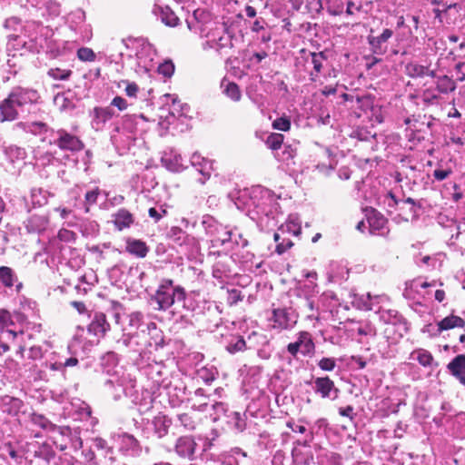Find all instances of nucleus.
<instances>
[{"label":"nucleus","mask_w":465,"mask_h":465,"mask_svg":"<svg viewBox=\"0 0 465 465\" xmlns=\"http://www.w3.org/2000/svg\"><path fill=\"white\" fill-rule=\"evenodd\" d=\"M293 460L297 464H310L313 460V455L311 451L302 452L300 450H292Z\"/></svg>","instance_id":"c9c22d12"},{"label":"nucleus","mask_w":465,"mask_h":465,"mask_svg":"<svg viewBox=\"0 0 465 465\" xmlns=\"http://www.w3.org/2000/svg\"><path fill=\"white\" fill-rule=\"evenodd\" d=\"M10 95L17 106L36 103L40 97L37 91L21 86L14 87Z\"/></svg>","instance_id":"0eeeda50"},{"label":"nucleus","mask_w":465,"mask_h":465,"mask_svg":"<svg viewBox=\"0 0 465 465\" xmlns=\"http://www.w3.org/2000/svg\"><path fill=\"white\" fill-rule=\"evenodd\" d=\"M272 328L278 331L292 329L298 321V314L292 308H277L272 311Z\"/></svg>","instance_id":"20e7f679"},{"label":"nucleus","mask_w":465,"mask_h":465,"mask_svg":"<svg viewBox=\"0 0 465 465\" xmlns=\"http://www.w3.org/2000/svg\"><path fill=\"white\" fill-rule=\"evenodd\" d=\"M449 371L465 386V355L456 356L448 365Z\"/></svg>","instance_id":"ddd939ff"},{"label":"nucleus","mask_w":465,"mask_h":465,"mask_svg":"<svg viewBox=\"0 0 465 465\" xmlns=\"http://www.w3.org/2000/svg\"><path fill=\"white\" fill-rule=\"evenodd\" d=\"M437 90L442 94L453 92L456 89L455 82L447 75L440 76L436 82Z\"/></svg>","instance_id":"cd10ccee"},{"label":"nucleus","mask_w":465,"mask_h":465,"mask_svg":"<svg viewBox=\"0 0 465 465\" xmlns=\"http://www.w3.org/2000/svg\"><path fill=\"white\" fill-rule=\"evenodd\" d=\"M16 103L13 100L10 94L0 104V121H14L17 118Z\"/></svg>","instance_id":"f8f14e48"},{"label":"nucleus","mask_w":465,"mask_h":465,"mask_svg":"<svg viewBox=\"0 0 465 465\" xmlns=\"http://www.w3.org/2000/svg\"><path fill=\"white\" fill-rule=\"evenodd\" d=\"M153 13L167 26L174 27L179 24L178 16L167 5H155L153 8Z\"/></svg>","instance_id":"9b49d317"},{"label":"nucleus","mask_w":465,"mask_h":465,"mask_svg":"<svg viewBox=\"0 0 465 465\" xmlns=\"http://www.w3.org/2000/svg\"><path fill=\"white\" fill-rule=\"evenodd\" d=\"M77 57L81 61H94L95 58V54L91 48L88 47H81L77 51Z\"/></svg>","instance_id":"a18cd8bd"},{"label":"nucleus","mask_w":465,"mask_h":465,"mask_svg":"<svg viewBox=\"0 0 465 465\" xmlns=\"http://www.w3.org/2000/svg\"><path fill=\"white\" fill-rule=\"evenodd\" d=\"M105 385L108 387L110 393L115 401L120 400L124 396L122 388L118 386L116 379L107 380Z\"/></svg>","instance_id":"ea45409f"},{"label":"nucleus","mask_w":465,"mask_h":465,"mask_svg":"<svg viewBox=\"0 0 465 465\" xmlns=\"http://www.w3.org/2000/svg\"><path fill=\"white\" fill-rule=\"evenodd\" d=\"M202 224L206 234L211 237V242L213 247L224 245L232 240V232L227 230L226 227L219 223L213 217L204 215L203 217Z\"/></svg>","instance_id":"f03ea898"},{"label":"nucleus","mask_w":465,"mask_h":465,"mask_svg":"<svg viewBox=\"0 0 465 465\" xmlns=\"http://www.w3.org/2000/svg\"><path fill=\"white\" fill-rule=\"evenodd\" d=\"M31 420L35 425L45 430L53 431L57 429L56 425L53 424L48 419L41 414H33Z\"/></svg>","instance_id":"7c9ffc66"},{"label":"nucleus","mask_w":465,"mask_h":465,"mask_svg":"<svg viewBox=\"0 0 465 465\" xmlns=\"http://www.w3.org/2000/svg\"><path fill=\"white\" fill-rule=\"evenodd\" d=\"M133 336L130 333H124L122 339L117 341L118 344H122L124 348H128L131 344Z\"/></svg>","instance_id":"774afa93"},{"label":"nucleus","mask_w":465,"mask_h":465,"mask_svg":"<svg viewBox=\"0 0 465 465\" xmlns=\"http://www.w3.org/2000/svg\"><path fill=\"white\" fill-rule=\"evenodd\" d=\"M110 331V323L104 312H95L87 326V331L96 337H104Z\"/></svg>","instance_id":"1a4fd4ad"},{"label":"nucleus","mask_w":465,"mask_h":465,"mask_svg":"<svg viewBox=\"0 0 465 465\" xmlns=\"http://www.w3.org/2000/svg\"><path fill=\"white\" fill-rule=\"evenodd\" d=\"M222 86H224L223 94L227 97L234 102H239L241 100L242 93L237 84L233 82H228L226 84H224V82H223Z\"/></svg>","instance_id":"c85d7f7f"},{"label":"nucleus","mask_w":465,"mask_h":465,"mask_svg":"<svg viewBox=\"0 0 465 465\" xmlns=\"http://www.w3.org/2000/svg\"><path fill=\"white\" fill-rule=\"evenodd\" d=\"M100 194V190L98 188H95L92 191H89L85 193L84 199H85V204L86 205H93L97 202L98 195Z\"/></svg>","instance_id":"603ef678"},{"label":"nucleus","mask_w":465,"mask_h":465,"mask_svg":"<svg viewBox=\"0 0 465 465\" xmlns=\"http://www.w3.org/2000/svg\"><path fill=\"white\" fill-rule=\"evenodd\" d=\"M167 214V210L163 205L159 208L152 207L148 210V215L155 222H159L163 216Z\"/></svg>","instance_id":"c03bdc74"},{"label":"nucleus","mask_w":465,"mask_h":465,"mask_svg":"<svg viewBox=\"0 0 465 465\" xmlns=\"http://www.w3.org/2000/svg\"><path fill=\"white\" fill-rule=\"evenodd\" d=\"M143 321V314L139 312H132L129 315V324L135 329H138Z\"/></svg>","instance_id":"864d4df0"},{"label":"nucleus","mask_w":465,"mask_h":465,"mask_svg":"<svg viewBox=\"0 0 465 465\" xmlns=\"http://www.w3.org/2000/svg\"><path fill=\"white\" fill-rule=\"evenodd\" d=\"M283 139L284 136L282 134L272 133L267 137L265 144L271 150L275 151L281 148Z\"/></svg>","instance_id":"e433bc0d"},{"label":"nucleus","mask_w":465,"mask_h":465,"mask_svg":"<svg viewBox=\"0 0 465 465\" xmlns=\"http://www.w3.org/2000/svg\"><path fill=\"white\" fill-rule=\"evenodd\" d=\"M178 420L181 425L187 430H193L196 427V421L188 413H182L178 415Z\"/></svg>","instance_id":"a19ab883"},{"label":"nucleus","mask_w":465,"mask_h":465,"mask_svg":"<svg viewBox=\"0 0 465 465\" xmlns=\"http://www.w3.org/2000/svg\"><path fill=\"white\" fill-rule=\"evenodd\" d=\"M58 238L62 242H73L76 239V234L73 231L67 230V229H61L58 232Z\"/></svg>","instance_id":"de8ad7c7"},{"label":"nucleus","mask_w":465,"mask_h":465,"mask_svg":"<svg viewBox=\"0 0 465 465\" xmlns=\"http://www.w3.org/2000/svg\"><path fill=\"white\" fill-rule=\"evenodd\" d=\"M339 413L340 415L343 416V417H347L349 418L351 420H352L354 419V412H353V407L349 405L345 408H340L339 409Z\"/></svg>","instance_id":"052dcab7"},{"label":"nucleus","mask_w":465,"mask_h":465,"mask_svg":"<svg viewBox=\"0 0 465 465\" xmlns=\"http://www.w3.org/2000/svg\"><path fill=\"white\" fill-rule=\"evenodd\" d=\"M313 390L315 393L320 394L322 398L336 399L339 394V389L335 387L333 381L328 376L318 377L314 380Z\"/></svg>","instance_id":"423d86ee"},{"label":"nucleus","mask_w":465,"mask_h":465,"mask_svg":"<svg viewBox=\"0 0 465 465\" xmlns=\"http://www.w3.org/2000/svg\"><path fill=\"white\" fill-rule=\"evenodd\" d=\"M185 296V291L182 286H174L171 279H163L152 300L157 304L156 310L166 311L174 303L175 298L183 301Z\"/></svg>","instance_id":"f257e3e1"},{"label":"nucleus","mask_w":465,"mask_h":465,"mask_svg":"<svg viewBox=\"0 0 465 465\" xmlns=\"http://www.w3.org/2000/svg\"><path fill=\"white\" fill-rule=\"evenodd\" d=\"M451 173L450 170L437 169L433 172V176L438 181L445 180Z\"/></svg>","instance_id":"e2e57ef3"},{"label":"nucleus","mask_w":465,"mask_h":465,"mask_svg":"<svg viewBox=\"0 0 465 465\" xmlns=\"http://www.w3.org/2000/svg\"><path fill=\"white\" fill-rule=\"evenodd\" d=\"M412 358L419 361V363L424 367L430 366L433 361V357L430 352L424 349H418L411 353Z\"/></svg>","instance_id":"72a5a7b5"},{"label":"nucleus","mask_w":465,"mask_h":465,"mask_svg":"<svg viewBox=\"0 0 465 465\" xmlns=\"http://www.w3.org/2000/svg\"><path fill=\"white\" fill-rule=\"evenodd\" d=\"M272 127L279 131L287 132L291 128V121L286 116L279 117L272 122Z\"/></svg>","instance_id":"79ce46f5"},{"label":"nucleus","mask_w":465,"mask_h":465,"mask_svg":"<svg viewBox=\"0 0 465 465\" xmlns=\"http://www.w3.org/2000/svg\"><path fill=\"white\" fill-rule=\"evenodd\" d=\"M393 35V32L391 29L386 28L382 31V33L378 35H368L367 40L370 45L371 50L373 54L382 55L387 50V42Z\"/></svg>","instance_id":"6e6552de"},{"label":"nucleus","mask_w":465,"mask_h":465,"mask_svg":"<svg viewBox=\"0 0 465 465\" xmlns=\"http://www.w3.org/2000/svg\"><path fill=\"white\" fill-rule=\"evenodd\" d=\"M191 163L193 166H199L197 170L203 176V179H199V182L204 183L211 176L212 163L197 153L192 155Z\"/></svg>","instance_id":"2eb2a0df"},{"label":"nucleus","mask_w":465,"mask_h":465,"mask_svg":"<svg viewBox=\"0 0 465 465\" xmlns=\"http://www.w3.org/2000/svg\"><path fill=\"white\" fill-rule=\"evenodd\" d=\"M118 386L122 388V392L125 397H133L135 389V381L133 380L130 375H123L120 378H116Z\"/></svg>","instance_id":"a878e982"},{"label":"nucleus","mask_w":465,"mask_h":465,"mask_svg":"<svg viewBox=\"0 0 465 465\" xmlns=\"http://www.w3.org/2000/svg\"><path fill=\"white\" fill-rule=\"evenodd\" d=\"M103 361L114 365L118 362V357L115 352L108 351L103 356Z\"/></svg>","instance_id":"69168bd1"},{"label":"nucleus","mask_w":465,"mask_h":465,"mask_svg":"<svg viewBox=\"0 0 465 465\" xmlns=\"http://www.w3.org/2000/svg\"><path fill=\"white\" fill-rule=\"evenodd\" d=\"M94 444L95 446V448H97L98 450H104L106 449L107 450V452H112V448H108L107 447V442L105 440L100 438V437H96L94 439Z\"/></svg>","instance_id":"680f3d73"},{"label":"nucleus","mask_w":465,"mask_h":465,"mask_svg":"<svg viewBox=\"0 0 465 465\" xmlns=\"http://www.w3.org/2000/svg\"><path fill=\"white\" fill-rule=\"evenodd\" d=\"M16 280L13 270L6 266L0 267V282L6 287H12Z\"/></svg>","instance_id":"473e14b6"},{"label":"nucleus","mask_w":465,"mask_h":465,"mask_svg":"<svg viewBox=\"0 0 465 465\" xmlns=\"http://www.w3.org/2000/svg\"><path fill=\"white\" fill-rule=\"evenodd\" d=\"M152 423L154 433L158 438H163L168 433L172 420L166 415L160 413L153 419Z\"/></svg>","instance_id":"aec40b11"},{"label":"nucleus","mask_w":465,"mask_h":465,"mask_svg":"<svg viewBox=\"0 0 465 465\" xmlns=\"http://www.w3.org/2000/svg\"><path fill=\"white\" fill-rule=\"evenodd\" d=\"M125 94L129 97H136L139 87L135 83H128L126 82Z\"/></svg>","instance_id":"bf43d9fd"},{"label":"nucleus","mask_w":465,"mask_h":465,"mask_svg":"<svg viewBox=\"0 0 465 465\" xmlns=\"http://www.w3.org/2000/svg\"><path fill=\"white\" fill-rule=\"evenodd\" d=\"M314 350V342L308 331H300L297 340L287 346L288 352L293 357H296L299 351L304 356H310L313 354Z\"/></svg>","instance_id":"39448f33"},{"label":"nucleus","mask_w":465,"mask_h":465,"mask_svg":"<svg viewBox=\"0 0 465 465\" xmlns=\"http://www.w3.org/2000/svg\"><path fill=\"white\" fill-rule=\"evenodd\" d=\"M215 45H211L212 48H215L216 50H221L223 47H226L228 45L231 44V40L228 36L221 35L218 37V39L214 38Z\"/></svg>","instance_id":"5fc2aeb1"},{"label":"nucleus","mask_w":465,"mask_h":465,"mask_svg":"<svg viewBox=\"0 0 465 465\" xmlns=\"http://www.w3.org/2000/svg\"><path fill=\"white\" fill-rule=\"evenodd\" d=\"M318 366L326 371H331L336 367V361L333 358H322L318 362Z\"/></svg>","instance_id":"8fccbe9b"},{"label":"nucleus","mask_w":465,"mask_h":465,"mask_svg":"<svg viewBox=\"0 0 465 465\" xmlns=\"http://www.w3.org/2000/svg\"><path fill=\"white\" fill-rule=\"evenodd\" d=\"M113 116L114 111L110 107H95L94 109L92 125L95 130H100Z\"/></svg>","instance_id":"4468645a"},{"label":"nucleus","mask_w":465,"mask_h":465,"mask_svg":"<svg viewBox=\"0 0 465 465\" xmlns=\"http://www.w3.org/2000/svg\"><path fill=\"white\" fill-rule=\"evenodd\" d=\"M380 319L386 324L401 325L404 324L401 315L395 310H380Z\"/></svg>","instance_id":"b1692460"},{"label":"nucleus","mask_w":465,"mask_h":465,"mask_svg":"<svg viewBox=\"0 0 465 465\" xmlns=\"http://www.w3.org/2000/svg\"><path fill=\"white\" fill-rule=\"evenodd\" d=\"M49 224V219L45 215H32L26 222V229L29 232H42Z\"/></svg>","instance_id":"6ab92c4d"},{"label":"nucleus","mask_w":465,"mask_h":465,"mask_svg":"<svg viewBox=\"0 0 465 465\" xmlns=\"http://www.w3.org/2000/svg\"><path fill=\"white\" fill-rule=\"evenodd\" d=\"M192 18L196 22V24L206 25L210 22V14L203 9H196Z\"/></svg>","instance_id":"37998d69"},{"label":"nucleus","mask_w":465,"mask_h":465,"mask_svg":"<svg viewBox=\"0 0 465 465\" xmlns=\"http://www.w3.org/2000/svg\"><path fill=\"white\" fill-rule=\"evenodd\" d=\"M186 24H187V27L190 31H193L195 34H199L201 36H203V33L204 31L205 25L196 24V22L193 20V18H187Z\"/></svg>","instance_id":"3c124183"},{"label":"nucleus","mask_w":465,"mask_h":465,"mask_svg":"<svg viewBox=\"0 0 465 465\" xmlns=\"http://www.w3.org/2000/svg\"><path fill=\"white\" fill-rule=\"evenodd\" d=\"M196 446L197 444L193 437L182 436L177 439L174 450L180 457L192 460L193 458Z\"/></svg>","instance_id":"9d476101"},{"label":"nucleus","mask_w":465,"mask_h":465,"mask_svg":"<svg viewBox=\"0 0 465 465\" xmlns=\"http://www.w3.org/2000/svg\"><path fill=\"white\" fill-rule=\"evenodd\" d=\"M246 349V342L241 336L233 337L226 345V351L232 354L243 351Z\"/></svg>","instance_id":"2f4dec72"},{"label":"nucleus","mask_w":465,"mask_h":465,"mask_svg":"<svg viewBox=\"0 0 465 465\" xmlns=\"http://www.w3.org/2000/svg\"><path fill=\"white\" fill-rule=\"evenodd\" d=\"M174 72V65L172 62H164L158 66V73L163 76L170 77Z\"/></svg>","instance_id":"09e8293b"},{"label":"nucleus","mask_w":465,"mask_h":465,"mask_svg":"<svg viewBox=\"0 0 465 465\" xmlns=\"http://www.w3.org/2000/svg\"><path fill=\"white\" fill-rule=\"evenodd\" d=\"M357 333L359 335H370V336H375L376 335V329L372 326L370 322H365L364 324L360 325L357 330Z\"/></svg>","instance_id":"49530a36"},{"label":"nucleus","mask_w":465,"mask_h":465,"mask_svg":"<svg viewBox=\"0 0 465 465\" xmlns=\"http://www.w3.org/2000/svg\"><path fill=\"white\" fill-rule=\"evenodd\" d=\"M73 72L69 69H61L58 67L50 68L47 72V75L54 80L65 81L69 79Z\"/></svg>","instance_id":"f704fd0d"},{"label":"nucleus","mask_w":465,"mask_h":465,"mask_svg":"<svg viewBox=\"0 0 465 465\" xmlns=\"http://www.w3.org/2000/svg\"><path fill=\"white\" fill-rule=\"evenodd\" d=\"M232 236L234 237L233 242L236 245L242 246V247H246L248 245V241L245 238H243L241 233H238L237 235H235L232 232Z\"/></svg>","instance_id":"338daca9"},{"label":"nucleus","mask_w":465,"mask_h":465,"mask_svg":"<svg viewBox=\"0 0 465 465\" xmlns=\"http://www.w3.org/2000/svg\"><path fill=\"white\" fill-rule=\"evenodd\" d=\"M54 133L55 138L51 143L56 145L60 150L76 153L84 149V143L77 135L65 129H58Z\"/></svg>","instance_id":"7ed1b4c3"},{"label":"nucleus","mask_w":465,"mask_h":465,"mask_svg":"<svg viewBox=\"0 0 465 465\" xmlns=\"http://www.w3.org/2000/svg\"><path fill=\"white\" fill-rule=\"evenodd\" d=\"M4 26L7 30L16 31L20 26V19L17 17H9L5 21Z\"/></svg>","instance_id":"6e6d98bb"},{"label":"nucleus","mask_w":465,"mask_h":465,"mask_svg":"<svg viewBox=\"0 0 465 465\" xmlns=\"http://www.w3.org/2000/svg\"><path fill=\"white\" fill-rule=\"evenodd\" d=\"M465 321L460 316L450 315L438 322L439 331L453 329L456 327L463 328Z\"/></svg>","instance_id":"5701e85b"},{"label":"nucleus","mask_w":465,"mask_h":465,"mask_svg":"<svg viewBox=\"0 0 465 465\" xmlns=\"http://www.w3.org/2000/svg\"><path fill=\"white\" fill-rule=\"evenodd\" d=\"M367 220L371 233L382 230L387 224L386 218L372 208L367 210Z\"/></svg>","instance_id":"f3484780"},{"label":"nucleus","mask_w":465,"mask_h":465,"mask_svg":"<svg viewBox=\"0 0 465 465\" xmlns=\"http://www.w3.org/2000/svg\"><path fill=\"white\" fill-rule=\"evenodd\" d=\"M111 105L117 107L120 111L125 110L128 106L126 100L121 96H115L112 100Z\"/></svg>","instance_id":"4d7b16f0"},{"label":"nucleus","mask_w":465,"mask_h":465,"mask_svg":"<svg viewBox=\"0 0 465 465\" xmlns=\"http://www.w3.org/2000/svg\"><path fill=\"white\" fill-rule=\"evenodd\" d=\"M162 163L172 172H181L184 168V163L180 154L165 153L162 157Z\"/></svg>","instance_id":"412c9836"},{"label":"nucleus","mask_w":465,"mask_h":465,"mask_svg":"<svg viewBox=\"0 0 465 465\" xmlns=\"http://www.w3.org/2000/svg\"><path fill=\"white\" fill-rule=\"evenodd\" d=\"M6 155L11 159V161L15 160H22L25 157V151L24 148L18 147L16 145H11L5 149Z\"/></svg>","instance_id":"58836bf2"},{"label":"nucleus","mask_w":465,"mask_h":465,"mask_svg":"<svg viewBox=\"0 0 465 465\" xmlns=\"http://www.w3.org/2000/svg\"><path fill=\"white\" fill-rule=\"evenodd\" d=\"M168 238L179 246L187 244L192 238L186 234L180 227H172L168 232Z\"/></svg>","instance_id":"393cba45"},{"label":"nucleus","mask_w":465,"mask_h":465,"mask_svg":"<svg viewBox=\"0 0 465 465\" xmlns=\"http://www.w3.org/2000/svg\"><path fill=\"white\" fill-rule=\"evenodd\" d=\"M46 7L49 10L50 14L53 15H59L60 14V5L55 0H50L46 4Z\"/></svg>","instance_id":"13d9d810"},{"label":"nucleus","mask_w":465,"mask_h":465,"mask_svg":"<svg viewBox=\"0 0 465 465\" xmlns=\"http://www.w3.org/2000/svg\"><path fill=\"white\" fill-rule=\"evenodd\" d=\"M126 252L138 258H144L149 252V247L142 240L128 239L126 242Z\"/></svg>","instance_id":"a211bd4d"},{"label":"nucleus","mask_w":465,"mask_h":465,"mask_svg":"<svg viewBox=\"0 0 465 465\" xmlns=\"http://www.w3.org/2000/svg\"><path fill=\"white\" fill-rule=\"evenodd\" d=\"M114 224L119 231L129 228L134 222V215L126 209H119L114 215Z\"/></svg>","instance_id":"dca6fc26"},{"label":"nucleus","mask_w":465,"mask_h":465,"mask_svg":"<svg viewBox=\"0 0 465 465\" xmlns=\"http://www.w3.org/2000/svg\"><path fill=\"white\" fill-rule=\"evenodd\" d=\"M122 449H124L129 455H138L141 452V446L139 441L130 434H124L122 436Z\"/></svg>","instance_id":"4be33fe9"},{"label":"nucleus","mask_w":465,"mask_h":465,"mask_svg":"<svg viewBox=\"0 0 465 465\" xmlns=\"http://www.w3.org/2000/svg\"><path fill=\"white\" fill-rule=\"evenodd\" d=\"M455 70L460 76L458 77V80L460 82L465 81V62H459L455 65Z\"/></svg>","instance_id":"0e129e2a"},{"label":"nucleus","mask_w":465,"mask_h":465,"mask_svg":"<svg viewBox=\"0 0 465 465\" xmlns=\"http://www.w3.org/2000/svg\"><path fill=\"white\" fill-rule=\"evenodd\" d=\"M312 64H313V69L315 71V74L313 73L311 74V80L316 81L318 74L322 71V63L326 60V56L323 53H312Z\"/></svg>","instance_id":"c756f323"},{"label":"nucleus","mask_w":465,"mask_h":465,"mask_svg":"<svg viewBox=\"0 0 465 465\" xmlns=\"http://www.w3.org/2000/svg\"><path fill=\"white\" fill-rule=\"evenodd\" d=\"M405 70L407 75H409L410 77H423L425 66L416 63H409L406 64Z\"/></svg>","instance_id":"4c0bfd02"},{"label":"nucleus","mask_w":465,"mask_h":465,"mask_svg":"<svg viewBox=\"0 0 465 465\" xmlns=\"http://www.w3.org/2000/svg\"><path fill=\"white\" fill-rule=\"evenodd\" d=\"M49 193L41 189V188H34L31 191V202L32 204L36 207L43 206L48 202Z\"/></svg>","instance_id":"bb28decb"}]
</instances>
